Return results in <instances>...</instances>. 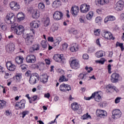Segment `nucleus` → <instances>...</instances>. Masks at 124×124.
<instances>
[{
  "mask_svg": "<svg viewBox=\"0 0 124 124\" xmlns=\"http://www.w3.org/2000/svg\"><path fill=\"white\" fill-rule=\"evenodd\" d=\"M79 48L78 47V45L75 44L72 47H70V50L71 52H76L78 51Z\"/></svg>",
  "mask_w": 124,
  "mask_h": 124,
  "instance_id": "obj_28",
  "label": "nucleus"
},
{
  "mask_svg": "<svg viewBox=\"0 0 124 124\" xmlns=\"http://www.w3.org/2000/svg\"><path fill=\"white\" fill-rule=\"evenodd\" d=\"M90 5L86 4H83L80 5L79 10L82 13H87L90 11Z\"/></svg>",
  "mask_w": 124,
  "mask_h": 124,
  "instance_id": "obj_12",
  "label": "nucleus"
},
{
  "mask_svg": "<svg viewBox=\"0 0 124 124\" xmlns=\"http://www.w3.org/2000/svg\"><path fill=\"white\" fill-rule=\"evenodd\" d=\"M25 76H27V77H29V76H31V71H28L25 73Z\"/></svg>",
  "mask_w": 124,
  "mask_h": 124,
  "instance_id": "obj_49",
  "label": "nucleus"
},
{
  "mask_svg": "<svg viewBox=\"0 0 124 124\" xmlns=\"http://www.w3.org/2000/svg\"><path fill=\"white\" fill-rule=\"evenodd\" d=\"M24 60V57L22 56H17L16 58V63H17V64H21V63H23Z\"/></svg>",
  "mask_w": 124,
  "mask_h": 124,
  "instance_id": "obj_26",
  "label": "nucleus"
},
{
  "mask_svg": "<svg viewBox=\"0 0 124 124\" xmlns=\"http://www.w3.org/2000/svg\"><path fill=\"white\" fill-rule=\"evenodd\" d=\"M61 5H62V2H61L60 0H55L52 3V7L53 8H59Z\"/></svg>",
  "mask_w": 124,
  "mask_h": 124,
  "instance_id": "obj_23",
  "label": "nucleus"
},
{
  "mask_svg": "<svg viewBox=\"0 0 124 124\" xmlns=\"http://www.w3.org/2000/svg\"><path fill=\"white\" fill-rule=\"evenodd\" d=\"M22 36L25 39V42L27 45H31L32 44V36L31 34L24 33Z\"/></svg>",
  "mask_w": 124,
  "mask_h": 124,
  "instance_id": "obj_3",
  "label": "nucleus"
},
{
  "mask_svg": "<svg viewBox=\"0 0 124 124\" xmlns=\"http://www.w3.org/2000/svg\"><path fill=\"white\" fill-rule=\"evenodd\" d=\"M60 90L63 93L71 91V87L68 84L63 83L60 86Z\"/></svg>",
  "mask_w": 124,
  "mask_h": 124,
  "instance_id": "obj_6",
  "label": "nucleus"
},
{
  "mask_svg": "<svg viewBox=\"0 0 124 124\" xmlns=\"http://www.w3.org/2000/svg\"><path fill=\"white\" fill-rule=\"evenodd\" d=\"M45 97H46V98H49V97H50V93H47L46 94H45Z\"/></svg>",
  "mask_w": 124,
  "mask_h": 124,
  "instance_id": "obj_61",
  "label": "nucleus"
},
{
  "mask_svg": "<svg viewBox=\"0 0 124 124\" xmlns=\"http://www.w3.org/2000/svg\"><path fill=\"white\" fill-rule=\"evenodd\" d=\"M102 20V18H101V17L97 16L95 18V23H100Z\"/></svg>",
  "mask_w": 124,
  "mask_h": 124,
  "instance_id": "obj_46",
  "label": "nucleus"
},
{
  "mask_svg": "<svg viewBox=\"0 0 124 124\" xmlns=\"http://www.w3.org/2000/svg\"><path fill=\"white\" fill-rule=\"evenodd\" d=\"M71 107L73 111H77L78 110V114H80L82 113V109H79L80 108V106L78 105V103H74L71 104Z\"/></svg>",
  "mask_w": 124,
  "mask_h": 124,
  "instance_id": "obj_16",
  "label": "nucleus"
},
{
  "mask_svg": "<svg viewBox=\"0 0 124 124\" xmlns=\"http://www.w3.org/2000/svg\"><path fill=\"white\" fill-rule=\"evenodd\" d=\"M16 78L17 82H20L21 81V79L22 78V74H16Z\"/></svg>",
  "mask_w": 124,
  "mask_h": 124,
  "instance_id": "obj_34",
  "label": "nucleus"
},
{
  "mask_svg": "<svg viewBox=\"0 0 124 124\" xmlns=\"http://www.w3.org/2000/svg\"><path fill=\"white\" fill-rule=\"evenodd\" d=\"M107 89H111L112 90L114 89V88H115V86L112 84H108L107 86Z\"/></svg>",
  "mask_w": 124,
  "mask_h": 124,
  "instance_id": "obj_52",
  "label": "nucleus"
},
{
  "mask_svg": "<svg viewBox=\"0 0 124 124\" xmlns=\"http://www.w3.org/2000/svg\"><path fill=\"white\" fill-rule=\"evenodd\" d=\"M116 47H118V46L119 47H120L121 50L122 51H124V44L123 43H119V42H117L116 44Z\"/></svg>",
  "mask_w": 124,
  "mask_h": 124,
  "instance_id": "obj_32",
  "label": "nucleus"
},
{
  "mask_svg": "<svg viewBox=\"0 0 124 124\" xmlns=\"http://www.w3.org/2000/svg\"><path fill=\"white\" fill-rule=\"evenodd\" d=\"M53 17L54 20L56 21H59V20H62V17H63V14H62V12L57 11L54 12Z\"/></svg>",
  "mask_w": 124,
  "mask_h": 124,
  "instance_id": "obj_7",
  "label": "nucleus"
},
{
  "mask_svg": "<svg viewBox=\"0 0 124 124\" xmlns=\"http://www.w3.org/2000/svg\"><path fill=\"white\" fill-rule=\"evenodd\" d=\"M11 28L17 35H20L22 34V33L23 35L24 33H26L25 32L26 31L24 30V27L22 25L18 26L17 24H15V25L11 26Z\"/></svg>",
  "mask_w": 124,
  "mask_h": 124,
  "instance_id": "obj_1",
  "label": "nucleus"
},
{
  "mask_svg": "<svg viewBox=\"0 0 124 124\" xmlns=\"http://www.w3.org/2000/svg\"><path fill=\"white\" fill-rule=\"evenodd\" d=\"M13 91H14V92H16V91H18V89L17 88V87L14 86L13 87Z\"/></svg>",
  "mask_w": 124,
  "mask_h": 124,
  "instance_id": "obj_63",
  "label": "nucleus"
},
{
  "mask_svg": "<svg viewBox=\"0 0 124 124\" xmlns=\"http://www.w3.org/2000/svg\"><path fill=\"white\" fill-rule=\"evenodd\" d=\"M59 57H61V54H55L53 56V59L54 61L56 62H59Z\"/></svg>",
  "mask_w": 124,
  "mask_h": 124,
  "instance_id": "obj_39",
  "label": "nucleus"
},
{
  "mask_svg": "<svg viewBox=\"0 0 124 124\" xmlns=\"http://www.w3.org/2000/svg\"><path fill=\"white\" fill-rule=\"evenodd\" d=\"M48 81V76L47 75L43 74L41 76L40 82L45 84V83H47Z\"/></svg>",
  "mask_w": 124,
  "mask_h": 124,
  "instance_id": "obj_25",
  "label": "nucleus"
},
{
  "mask_svg": "<svg viewBox=\"0 0 124 124\" xmlns=\"http://www.w3.org/2000/svg\"><path fill=\"white\" fill-rule=\"evenodd\" d=\"M38 7L40 10H44L45 9V5L43 3H40L38 5Z\"/></svg>",
  "mask_w": 124,
  "mask_h": 124,
  "instance_id": "obj_31",
  "label": "nucleus"
},
{
  "mask_svg": "<svg viewBox=\"0 0 124 124\" xmlns=\"http://www.w3.org/2000/svg\"><path fill=\"white\" fill-rule=\"evenodd\" d=\"M25 103H26V101H25V100H22L19 102H16L15 106L16 110L24 109V108H25Z\"/></svg>",
  "mask_w": 124,
  "mask_h": 124,
  "instance_id": "obj_10",
  "label": "nucleus"
},
{
  "mask_svg": "<svg viewBox=\"0 0 124 124\" xmlns=\"http://www.w3.org/2000/svg\"><path fill=\"white\" fill-rule=\"evenodd\" d=\"M41 44L43 48H47V42L45 41H43L41 42Z\"/></svg>",
  "mask_w": 124,
  "mask_h": 124,
  "instance_id": "obj_44",
  "label": "nucleus"
},
{
  "mask_svg": "<svg viewBox=\"0 0 124 124\" xmlns=\"http://www.w3.org/2000/svg\"><path fill=\"white\" fill-rule=\"evenodd\" d=\"M93 97L95 101H97V102H100V101H101V96L98 94V92H94L90 97H86L85 99L86 100H90L92 99Z\"/></svg>",
  "mask_w": 124,
  "mask_h": 124,
  "instance_id": "obj_4",
  "label": "nucleus"
},
{
  "mask_svg": "<svg viewBox=\"0 0 124 124\" xmlns=\"http://www.w3.org/2000/svg\"><path fill=\"white\" fill-rule=\"evenodd\" d=\"M7 24H14L16 21V17L12 13L8 14L5 18Z\"/></svg>",
  "mask_w": 124,
  "mask_h": 124,
  "instance_id": "obj_2",
  "label": "nucleus"
},
{
  "mask_svg": "<svg viewBox=\"0 0 124 124\" xmlns=\"http://www.w3.org/2000/svg\"><path fill=\"white\" fill-rule=\"evenodd\" d=\"M47 40L50 42H54V38H53V37H48Z\"/></svg>",
  "mask_w": 124,
  "mask_h": 124,
  "instance_id": "obj_54",
  "label": "nucleus"
},
{
  "mask_svg": "<svg viewBox=\"0 0 124 124\" xmlns=\"http://www.w3.org/2000/svg\"><path fill=\"white\" fill-rule=\"evenodd\" d=\"M108 73H109V74H110V73H111V64H108Z\"/></svg>",
  "mask_w": 124,
  "mask_h": 124,
  "instance_id": "obj_57",
  "label": "nucleus"
},
{
  "mask_svg": "<svg viewBox=\"0 0 124 124\" xmlns=\"http://www.w3.org/2000/svg\"><path fill=\"white\" fill-rule=\"evenodd\" d=\"M68 46V45H67V44H63V45H62L63 50H66Z\"/></svg>",
  "mask_w": 124,
  "mask_h": 124,
  "instance_id": "obj_51",
  "label": "nucleus"
},
{
  "mask_svg": "<svg viewBox=\"0 0 124 124\" xmlns=\"http://www.w3.org/2000/svg\"><path fill=\"white\" fill-rule=\"evenodd\" d=\"M30 26L32 29H38L39 28V23L37 21H33L30 23Z\"/></svg>",
  "mask_w": 124,
  "mask_h": 124,
  "instance_id": "obj_24",
  "label": "nucleus"
},
{
  "mask_svg": "<svg viewBox=\"0 0 124 124\" xmlns=\"http://www.w3.org/2000/svg\"><path fill=\"white\" fill-rule=\"evenodd\" d=\"M121 100V97H117L115 100V103H119L120 102V101Z\"/></svg>",
  "mask_w": 124,
  "mask_h": 124,
  "instance_id": "obj_55",
  "label": "nucleus"
},
{
  "mask_svg": "<svg viewBox=\"0 0 124 124\" xmlns=\"http://www.w3.org/2000/svg\"><path fill=\"white\" fill-rule=\"evenodd\" d=\"M124 2L123 0L118 1L115 4V9L117 11H122L124 9Z\"/></svg>",
  "mask_w": 124,
  "mask_h": 124,
  "instance_id": "obj_9",
  "label": "nucleus"
},
{
  "mask_svg": "<svg viewBox=\"0 0 124 124\" xmlns=\"http://www.w3.org/2000/svg\"><path fill=\"white\" fill-rule=\"evenodd\" d=\"M16 3H17V2H15V1L11 2L10 3V6L11 9L13 10L14 8V7L16 5Z\"/></svg>",
  "mask_w": 124,
  "mask_h": 124,
  "instance_id": "obj_43",
  "label": "nucleus"
},
{
  "mask_svg": "<svg viewBox=\"0 0 124 124\" xmlns=\"http://www.w3.org/2000/svg\"><path fill=\"white\" fill-rule=\"evenodd\" d=\"M14 44L12 43L9 44L6 46V50L7 52H8V53L13 52V51H14Z\"/></svg>",
  "mask_w": 124,
  "mask_h": 124,
  "instance_id": "obj_22",
  "label": "nucleus"
},
{
  "mask_svg": "<svg viewBox=\"0 0 124 124\" xmlns=\"http://www.w3.org/2000/svg\"><path fill=\"white\" fill-rule=\"evenodd\" d=\"M102 35L103 37H105V38L108 40H110L111 39L114 40L115 39V38L113 37V35H112V33L108 31L104 32Z\"/></svg>",
  "mask_w": 124,
  "mask_h": 124,
  "instance_id": "obj_14",
  "label": "nucleus"
},
{
  "mask_svg": "<svg viewBox=\"0 0 124 124\" xmlns=\"http://www.w3.org/2000/svg\"><path fill=\"white\" fill-rule=\"evenodd\" d=\"M79 21L80 23H83V24H86V21H85V17L83 16H80L79 17Z\"/></svg>",
  "mask_w": 124,
  "mask_h": 124,
  "instance_id": "obj_41",
  "label": "nucleus"
},
{
  "mask_svg": "<svg viewBox=\"0 0 124 124\" xmlns=\"http://www.w3.org/2000/svg\"><path fill=\"white\" fill-rule=\"evenodd\" d=\"M83 59L84 60H88L89 59V55L87 54H84L82 56Z\"/></svg>",
  "mask_w": 124,
  "mask_h": 124,
  "instance_id": "obj_53",
  "label": "nucleus"
},
{
  "mask_svg": "<svg viewBox=\"0 0 124 124\" xmlns=\"http://www.w3.org/2000/svg\"><path fill=\"white\" fill-rule=\"evenodd\" d=\"M100 33V30L99 29H96L94 31V33L95 35H98Z\"/></svg>",
  "mask_w": 124,
  "mask_h": 124,
  "instance_id": "obj_50",
  "label": "nucleus"
},
{
  "mask_svg": "<svg viewBox=\"0 0 124 124\" xmlns=\"http://www.w3.org/2000/svg\"><path fill=\"white\" fill-rule=\"evenodd\" d=\"M9 77V73H5V76H4L5 79H8Z\"/></svg>",
  "mask_w": 124,
  "mask_h": 124,
  "instance_id": "obj_60",
  "label": "nucleus"
},
{
  "mask_svg": "<svg viewBox=\"0 0 124 124\" xmlns=\"http://www.w3.org/2000/svg\"><path fill=\"white\" fill-rule=\"evenodd\" d=\"M45 62L46 64H50L51 61H50V60H49L48 59H46Z\"/></svg>",
  "mask_w": 124,
  "mask_h": 124,
  "instance_id": "obj_59",
  "label": "nucleus"
},
{
  "mask_svg": "<svg viewBox=\"0 0 124 124\" xmlns=\"http://www.w3.org/2000/svg\"><path fill=\"white\" fill-rule=\"evenodd\" d=\"M20 66H21V69H22V70H24V69H26L27 68V65H22Z\"/></svg>",
  "mask_w": 124,
  "mask_h": 124,
  "instance_id": "obj_58",
  "label": "nucleus"
},
{
  "mask_svg": "<svg viewBox=\"0 0 124 124\" xmlns=\"http://www.w3.org/2000/svg\"><path fill=\"white\" fill-rule=\"evenodd\" d=\"M39 48L40 46L39 44H35L30 47L29 51L31 54H32V53H34L35 51H38Z\"/></svg>",
  "mask_w": 124,
  "mask_h": 124,
  "instance_id": "obj_20",
  "label": "nucleus"
},
{
  "mask_svg": "<svg viewBox=\"0 0 124 124\" xmlns=\"http://www.w3.org/2000/svg\"><path fill=\"white\" fill-rule=\"evenodd\" d=\"M108 21H114L116 19V18L115 17V16H108Z\"/></svg>",
  "mask_w": 124,
  "mask_h": 124,
  "instance_id": "obj_47",
  "label": "nucleus"
},
{
  "mask_svg": "<svg viewBox=\"0 0 124 124\" xmlns=\"http://www.w3.org/2000/svg\"><path fill=\"white\" fill-rule=\"evenodd\" d=\"M96 12L97 13H98V14H101V12H102V11L101 10V9H97L96 10Z\"/></svg>",
  "mask_w": 124,
  "mask_h": 124,
  "instance_id": "obj_62",
  "label": "nucleus"
},
{
  "mask_svg": "<svg viewBox=\"0 0 124 124\" xmlns=\"http://www.w3.org/2000/svg\"><path fill=\"white\" fill-rule=\"evenodd\" d=\"M91 118L92 117H91V115H89L88 113L83 115L82 117V120H87V119H91Z\"/></svg>",
  "mask_w": 124,
  "mask_h": 124,
  "instance_id": "obj_36",
  "label": "nucleus"
},
{
  "mask_svg": "<svg viewBox=\"0 0 124 124\" xmlns=\"http://www.w3.org/2000/svg\"><path fill=\"white\" fill-rule=\"evenodd\" d=\"M96 114L97 117H99L100 118H105V117H107V112L104 110L97 109Z\"/></svg>",
  "mask_w": 124,
  "mask_h": 124,
  "instance_id": "obj_13",
  "label": "nucleus"
},
{
  "mask_svg": "<svg viewBox=\"0 0 124 124\" xmlns=\"http://www.w3.org/2000/svg\"><path fill=\"white\" fill-rule=\"evenodd\" d=\"M29 113H30V112L28 110L23 111L22 113L23 119H24L25 118V117L26 116V115H29Z\"/></svg>",
  "mask_w": 124,
  "mask_h": 124,
  "instance_id": "obj_42",
  "label": "nucleus"
},
{
  "mask_svg": "<svg viewBox=\"0 0 124 124\" xmlns=\"http://www.w3.org/2000/svg\"><path fill=\"white\" fill-rule=\"evenodd\" d=\"M29 11H32V17L34 19H37V18H39L40 14H39V11H38V10H29Z\"/></svg>",
  "mask_w": 124,
  "mask_h": 124,
  "instance_id": "obj_19",
  "label": "nucleus"
},
{
  "mask_svg": "<svg viewBox=\"0 0 124 124\" xmlns=\"http://www.w3.org/2000/svg\"><path fill=\"white\" fill-rule=\"evenodd\" d=\"M85 69L87 71V72H88V73H90L91 71H93V67H89L88 66H86L85 67Z\"/></svg>",
  "mask_w": 124,
  "mask_h": 124,
  "instance_id": "obj_48",
  "label": "nucleus"
},
{
  "mask_svg": "<svg viewBox=\"0 0 124 124\" xmlns=\"http://www.w3.org/2000/svg\"><path fill=\"white\" fill-rule=\"evenodd\" d=\"M113 119H119L122 116V112L119 109H115L112 111Z\"/></svg>",
  "mask_w": 124,
  "mask_h": 124,
  "instance_id": "obj_15",
  "label": "nucleus"
},
{
  "mask_svg": "<svg viewBox=\"0 0 124 124\" xmlns=\"http://www.w3.org/2000/svg\"><path fill=\"white\" fill-rule=\"evenodd\" d=\"M6 29H7V26L4 25L1 26V29L2 31H6Z\"/></svg>",
  "mask_w": 124,
  "mask_h": 124,
  "instance_id": "obj_56",
  "label": "nucleus"
},
{
  "mask_svg": "<svg viewBox=\"0 0 124 124\" xmlns=\"http://www.w3.org/2000/svg\"><path fill=\"white\" fill-rule=\"evenodd\" d=\"M17 18L19 21H22L25 19V15L23 13H18L17 15Z\"/></svg>",
  "mask_w": 124,
  "mask_h": 124,
  "instance_id": "obj_27",
  "label": "nucleus"
},
{
  "mask_svg": "<svg viewBox=\"0 0 124 124\" xmlns=\"http://www.w3.org/2000/svg\"><path fill=\"white\" fill-rule=\"evenodd\" d=\"M95 3L96 5H103L104 2L102 0H95Z\"/></svg>",
  "mask_w": 124,
  "mask_h": 124,
  "instance_id": "obj_35",
  "label": "nucleus"
},
{
  "mask_svg": "<svg viewBox=\"0 0 124 124\" xmlns=\"http://www.w3.org/2000/svg\"><path fill=\"white\" fill-rule=\"evenodd\" d=\"M6 66L9 71H14L16 69V65L13 64L11 61H8L6 62Z\"/></svg>",
  "mask_w": 124,
  "mask_h": 124,
  "instance_id": "obj_17",
  "label": "nucleus"
},
{
  "mask_svg": "<svg viewBox=\"0 0 124 124\" xmlns=\"http://www.w3.org/2000/svg\"><path fill=\"white\" fill-rule=\"evenodd\" d=\"M65 81H68V79L65 78V77L64 76H62L60 77V78L59 79V82L61 83V82H63Z\"/></svg>",
  "mask_w": 124,
  "mask_h": 124,
  "instance_id": "obj_38",
  "label": "nucleus"
},
{
  "mask_svg": "<svg viewBox=\"0 0 124 124\" xmlns=\"http://www.w3.org/2000/svg\"><path fill=\"white\" fill-rule=\"evenodd\" d=\"M93 16V12H89L86 16L87 20H91Z\"/></svg>",
  "mask_w": 124,
  "mask_h": 124,
  "instance_id": "obj_30",
  "label": "nucleus"
},
{
  "mask_svg": "<svg viewBox=\"0 0 124 124\" xmlns=\"http://www.w3.org/2000/svg\"><path fill=\"white\" fill-rule=\"evenodd\" d=\"M49 24H50V18L49 17H46L45 19L44 25L45 27H48Z\"/></svg>",
  "mask_w": 124,
  "mask_h": 124,
  "instance_id": "obj_29",
  "label": "nucleus"
},
{
  "mask_svg": "<svg viewBox=\"0 0 124 124\" xmlns=\"http://www.w3.org/2000/svg\"><path fill=\"white\" fill-rule=\"evenodd\" d=\"M26 61L28 63H34L36 61V58L33 55H29L26 57Z\"/></svg>",
  "mask_w": 124,
  "mask_h": 124,
  "instance_id": "obj_11",
  "label": "nucleus"
},
{
  "mask_svg": "<svg viewBox=\"0 0 124 124\" xmlns=\"http://www.w3.org/2000/svg\"><path fill=\"white\" fill-rule=\"evenodd\" d=\"M70 66L73 69H78L80 67V64L79 62L76 59L71 60V62L70 63Z\"/></svg>",
  "mask_w": 124,
  "mask_h": 124,
  "instance_id": "obj_8",
  "label": "nucleus"
},
{
  "mask_svg": "<svg viewBox=\"0 0 124 124\" xmlns=\"http://www.w3.org/2000/svg\"><path fill=\"white\" fill-rule=\"evenodd\" d=\"M20 5H19L16 3V5H15L14 8H13V10H16L17 11V10H19V9H20Z\"/></svg>",
  "mask_w": 124,
  "mask_h": 124,
  "instance_id": "obj_45",
  "label": "nucleus"
},
{
  "mask_svg": "<svg viewBox=\"0 0 124 124\" xmlns=\"http://www.w3.org/2000/svg\"><path fill=\"white\" fill-rule=\"evenodd\" d=\"M86 75L87 74H80L78 76L79 78V80H83V79H86Z\"/></svg>",
  "mask_w": 124,
  "mask_h": 124,
  "instance_id": "obj_37",
  "label": "nucleus"
},
{
  "mask_svg": "<svg viewBox=\"0 0 124 124\" xmlns=\"http://www.w3.org/2000/svg\"><path fill=\"white\" fill-rule=\"evenodd\" d=\"M121 18L122 19V20H124V14H122L121 15Z\"/></svg>",
  "mask_w": 124,
  "mask_h": 124,
  "instance_id": "obj_64",
  "label": "nucleus"
},
{
  "mask_svg": "<svg viewBox=\"0 0 124 124\" xmlns=\"http://www.w3.org/2000/svg\"><path fill=\"white\" fill-rule=\"evenodd\" d=\"M78 12H79V7L78 6H75L71 8V13L73 16H76L78 14Z\"/></svg>",
  "mask_w": 124,
  "mask_h": 124,
  "instance_id": "obj_21",
  "label": "nucleus"
},
{
  "mask_svg": "<svg viewBox=\"0 0 124 124\" xmlns=\"http://www.w3.org/2000/svg\"><path fill=\"white\" fill-rule=\"evenodd\" d=\"M39 76L38 74L35 73L31 75L30 78L29 82L31 85L36 84V80H39Z\"/></svg>",
  "mask_w": 124,
  "mask_h": 124,
  "instance_id": "obj_5",
  "label": "nucleus"
},
{
  "mask_svg": "<svg viewBox=\"0 0 124 124\" xmlns=\"http://www.w3.org/2000/svg\"><path fill=\"white\" fill-rule=\"evenodd\" d=\"M103 51H99L96 53V56L97 58H101V57H103Z\"/></svg>",
  "mask_w": 124,
  "mask_h": 124,
  "instance_id": "obj_33",
  "label": "nucleus"
},
{
  "mask_svg": "<svg viewBox=\"0 0 124 124\" xmlns=\"http://www.w3.org/2000/svg\"><path fill=\"white\" fill-rule=\"evenodd\" d=\"M0 101H1V103H0V109H2V108H3V107H4V106H5V105H6V102H5V101H1L0 100Z\"/></svg>",
  "mask_w": 124,
  "mask_h": 124,
  "instance_id": "obj_40",
  "label": "nucleus"
},
{
  "mask_svg": "<svg viewBox=\"0 0 124 124\" xmlns=\"http://www.w3.org/2000/svg\"><path fill=\"white\" fill-rule=\"evenodd\" d=\"M119 74L115 73L111 75V81L112 83H117L119 81Z\"/></svg>",
  "mask_w": 124,
  "mask_h": 124,
  "instance_id": "obj_18",
  "label": "nucleus"
}]
</instances>
